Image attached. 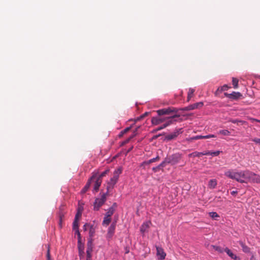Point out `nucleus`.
Wrapping results in <instances>:
<instances>
[{
    "mask_svg": "<svg viewBox=\"0 0 260 260\" xmlns=\"http://www.w3.org/2000/svg\"><path fill=\"white\" fill-rule=\"evenodd\" d=\"M179 110V109H177L173 107H170L167 108L158 110L156 111V112L159 116L164 115H168L171 116L174 114H178V112Z\"/></svg>",
    "mask_w": 260,
    "mask_h": 260,
    "instance_id": "1",
    "label": "nucleus"
},
{
    "mask_svg": "<svg viewBox=\"0 0 260 260\" xmlns=\"http://www.w3.org/2000/svg\"><path fill=\"white\" fill-rule=\"evenodd\" d=\"M108 192L104 193L100 198H96L93 204V209L95 211L100 209L101 207L105 203L107 200V197L108 195Z\"/></svg>",
    "mask_w": 260,
    "mask_h": 260,
    "instance_id": "2",
    "label": "nucleus"
},
{
    "mask_svg": "<svg viewBox=\"0 0 260 260\" xmlns=\"http://www.w3.org/2000/svg\"><path fill=\"white\" fill-rule=\"evenodd\" d=\"M224 175L231 179H235L239 182L243 183V180H241L240 178V171L236 172L235 170H230L226 171L224 173Z\"/></svg>",
    "mask_w": 260,
    "mask_h": 260,
    "instance_id": "3",
    "label": "nucleus"
},
{
    "mask_svg": "<svg viewBox=\"0 0 260 260\" xmlns=\"http://www.w3.org/2000/svg\"><path fill=\"white\" fill-rule=\"evenodd\" d=\"M181 157L179 154H175L166 158V162L168 164L175 165L178 163Z\"/></svg>",
    "mask_w": 260,
    "mask_h": 260,
    "instance_id": "4",
    "label": "nucleus"
},
{
    "mask_svg": "<svg viewBox=\"0 0 260 260\" xmlns=\"http://www.w3.org/2000/svg\"><path fill=\"white\" fill-rule=\"evenodd\" d=\"M180 116V114H176L173 115L165 117L166 119V121H165L164 126L166 127L171 124H173L174 122L177 121L176 118H178Z\"/></svg>",
    "mask_w": 260,
    "mask_h": 260,
    "instance_id": "5",
    "label": "nucleus"
},
{
    "mask_svg": "<svg viewBox=\"0 0 260 260\" xmlns=\"http://www.w3.org/2000/svg\"><path fill=\"white\" fill-rule=\"evenodd\" d=\"M203 105H204L203 103L201 102L194 103L192 105H190L186 107H184L182 109H180V110H182V111H190V110H194L196 109L201 108V107H203Z\"/></svg>",
    "mask_w": 260,
    "mask_h": 260,
    "instance_id": "6",
    "label": "nucleus"
},
{
    "mask_svg": "<svg viewBox=\"0 0 260 260\" xmlns=\"http://www.w3.org/2000/svg\"><path fill=\"white\" fill-rule=\"evenodd\" d=\"M249 177H248V182H252L253 183H259L260 177L259 175L249 171Z\"/></svg>",
    "mask_w": 260,
    "mask_h": 260,
    "instance_id": "7",
    "label": "nucleus"
},
{
    "mask_svg": "<svg viewBox=\"0 0 260 260\" xmlns=\"http://www.w3.org/2000/svg\"><path fill=\"white\" fill-rule=\"evenodd\" d=\"M183 131L182 128H179L178 129H176L173 133L172 134H169L167 135L165 137L166 139L167 140H171L173 139H175L177 136L182 133Z\"/></svg>",
    "mask_w": 260,
    "mask_h": 260,
    "instance_id": "8",
    "label": "nucleus"
},
{
    "mask_svg": "<svg viewBox=\"0 0 260 260\" xmlns=\"http://www.w3.org/2000/svg\"><path fill=\"white\" fill-rule=\"evenodd\" d=\"M224 95L232 100H237L242 96L241 93L239 92L233 91L232 93H224Z\"/></svg>",
    "mask_w": 260,
    "mask_h": 260,
    "instance_id": "9",
    "label": "nucleus"
},
{
    "mask_svg": "<svg viewBox=\"0 0 260 260\" xmlns=\"http://www.w3.org/2000/svg\"><path fill=\"white\" fill-rule=\"evenodd\" d=\"M78 249L79 252V256L80 258L84 257V245L82 241H78Z\"/></svg>",
    "mask_w": 260,
    "mask_h": 260,
    "instance_id": "10",
    "label": "nucleus"
},
{
    "mask_svg": "<svg viewBox=\"0 0 260 260\" xmlns=\"http://www.w3.org/2000/svg\"><path fill=\"white\" fill-rule=\"evenodd\" d=\"M116 221H114L112 222V223L110 225V227L108 229V233H107V236L108 238H111L113 235L114 234L115 228H116Z\"/></svg>",
    "mask_w": 260,
    "mask_h": 260,
    "instance_id": "11",
    "label": "nucleus"
},
{
    "mask_svg": "<svg viewBox=\"0 0 260 260\" xmlns=\"http://www.w3.org/2000/svg\"><path fill=\"white\" fill-rule=\"evenodd\" d=\"M249 175V171H240V178L241 180H243V183H248V177Z\"/></svg>",
    "mask_w": 260,
    "mask_h": 260,
    "instance_id": "12",
    "label": "nucleus"
},
{
    "mask_svg": "<svg viewBox=\"0 0 260 260\" xmlns=\"http://www.w3.org/2000/svg\"><path fill=\"white\" fill-rule=\"evenodd\" d=\"M166 120V119L165 117H154L151 119V122L153 125H158L164 122Z\"/></svg>",
    "mask_w": 260,
    "mask_h": 260,
    "instance_id": "13",
    "label": "nucleus"
},
{
    "mask_svg": "<svg viewBox=\"0 0 260 260\" xmlns=\"http://www.w3.org/2000/svg\"><path fill=\"white\" fill-rule=\"evenodd\" d=\"M157 255L159 256V259L163 260L165 258L166 254L164 252L163 249L161 247L156 246Z\"/></svg>",
    "mask_w": 260,
    "mask_h": 260,
    "instance_id": "14",
    "label": "nucleus"
},
{
    "mask_svg": "<svg viewBox=\"0 0 260 260\" xmlns=\"http://www.w3.org/2000/svg\"><path fill=\"white\" fill-rule=\"evenodd\" d=\"M117 183V181L111 178L110 180L108 182V185L107 186V192L109 193L111 189L114 188L115 184Z\"/></svg>",
    "mask_w": 260,
    "mask_h": 260,
    "instance_id": "15",
    "label": "nucleus"
},
{
    "mask_svg": "<svg viewBox=\"0 0 260 260\" xmlns=\"http://www.w3.org/2000/svg\"><path fill=\"white\" fill-rule=\"evenodd\" d=\"M122 173V169L121 168H119L115 170L113 173V176L111 178L116 181L117 182L119 175Z\"/></svg>",
    "mask_w": 260,
    "mask_h": 260,
    "instance_id": "16",
    "label": "nucleus"
},
{
    "mask_svg": "<svg viewBox=\"0 0 260 260\" xmlns=\"http://www.w3.org/2000/svg\"><path fill=\"white\" fill-rule=\"evenodd\" d=\"M224 251L227 253V254L234 260H240V258L234 254L228 248H225Z\"/></svg>",
    "mask_w": 260,
    "mask_h": 260,
    "instance_id": "17",
    "label": "nucleus"
},
{
    "mask_svg": "<svg viewBox=\"0 0 260 260\" xmlns=\"http://www.w3.org/2000/svg\"><path fill=\"white\" fill-rule=\"evenodd\" d=\"M102 182V180L100 178L96 179V180L94 182V186H93V189L96 192H97L99 190V187L101 186Z\"/></svg>",
    "mask_w": 260,
    "mask_h": 260,
    "instance_id": "18",
    "label": "nucleus"
},
{
    "mask_svg": "<svg viewBox=\"0 0 260 260\" xmlns=\"http://www.w3.org/2000/svg\"><path fill=\"white\" fill-rule=\"evenodd\" d=\"M94 179V176H93L87 182V183H86V184L85 185V186L84 187V188L82 189V193H85L86 192L88 189L90 187V184H91V182L92 181V180H93V179Z\"/></svg>",
    "mask_w": 260,
    "mask_h": 260,
    "instance_id": "19",
    "label": "nucleus"
},
{
    "mask_svg": "<svg viewBox=\"0 0 260 260\" xmlns=\"http://www.w3.org/2000/svg\"><path fill=\"white\" fill-rule=\"evenodd\" d=\"M239 244L242 248V250L245 253H249L250 252V248L246 246L242 241L239 242Z\"/></svg>",
    "mask_w": 260,
    "mask_h": 260,
    "instance_id": "20",
    "label": "nucleus"
},
{
    "mask_svg": "<svg viewBox=\"0 0 260 260\" xmlns=\"http://www.w3.org/2000/svg\"><path fill=\"white\" fill-rule=\"evenodd\" d=\"M217 185V181L216 179H211L209 181L208 187L210 189L215 188Z\"/></svg>",
    "mask_w": 260,
    "mask_h": 260,
    "instance_id": "21",
    "label": "nucleus"
},
{
    "mask_svg": "<svg viewBox=\"0 0 260 260\" xmlns=\"http://www.w3.org/2000/svg\"><path fill=\"white\" fill-rule=\"evenodd\" d=\"M159 159V157L157 156V157L155 158H153L152 159H149V160L147 161H144L141 164V166H143L144 165H149L151 163H152L153 162H155L157 160H158Z\"/></svg>",
    "mask_w": 260,
    "mask_h": 260,
    "instance_id": "22",
    "label": "nucleus"
},
{
    "mask_svg": "<svg viewBox=\"0 0 260 260\" xmlns=\"http://www.w3.org/2000/svg\"><path fill=\"white\" fill-rule=\"evenodd\" d=\"M93 243H92V240L91 239H89L88 240L87 243V249L86 250H89V251H93Z\"/></svg>",
    "mask_w": 260,
    "mask_h": 260,
    "instance_id": "23",
    "label": "nucleus"
},
{
    "mask_svg": "<svg viewBox=\"0 0 260 260\" xmlns=\"http://www.w3.org/2000/svg\"><path fill=\"white\" fill-rule=\"evenodd\" d=\"M195 91V89L190 88L188 90L187 101L189 102L191 98L193 96V93Z\"/></svg>",
    "mask_w": 260,
    "mask_h": 260,
    "instance_id": "24",
    "label": "nucleus"
},
{
    "mask_svg": "<svg viewBox=\"0 0 260 260\" xmlns=\"http://www.w3.org/2000/svg\"><path fill=\"white\" fill-rule=\"evenodd\" d=\"M111 220V218L110 217H108L107 216L105 215L102 224L103 225L107 226L110 223Z\"/></svg>",
    "mask_w": 260,
    "mask_h": 260,
    "instance_id": "25",
    "label": "nucleus"
},
{
    "mask_svg": "<svg viewBox=\"0 0 260 260\" xmlns=\"http://www.w3.org/2000/svg\"><path fill=\"white\" fill-rule=\"evenodd\" d=\"M115 211V209L113 207H111L109 209L107 212L106 213L105 215L108 217H110L113 214Z\"/></svg>",
    "mask_w": 260,
    "mask_h": 260,
    "instance_id": "26",
    "label": "nucleus"
},
{
    "mask_svg": "<svg viewBox=\"0 0 260 260\" xmlns=\"http://www.w3.org/2000/svg\"><path fill=\"white\" fill-rule=\"evenodd\" d=\"M238 80L236 78H232V84L233 85V87L235 89L238 88Z\"/></svg>",
    "mask_w": 260,
    "mask_h": 260,
    "instance_id": "27",
    "label": "nucleus"
},
{
    "mask_svg": "<svg viewBox=\"0 0 260 260\" xmlns=\"http://www.w3.org/2000/svg\"><path fill=\"white\" fill-rule=\"evenodd\" d=\"M149 225H148V224L147 223H143L141 228H140V231L142 233H144L145 232V231H146L147 229L148 228Z\"/></svg>",
    "mask_w": 260,
    "mask_h": 260,
    "instance_id": "28",
    "label": "nucleus"
},
{
    "mask_svg": "<svg viewBox=\"0 0 260 260\" xmlns=\"http://www.w3.org/2000/svg\"><path fill=\"white\" fill-rule=\"evenodd\" d=\"M82 215V210H80V208H78V211L76 214L75 217L74 219L79 220Z\"/></svg>",
    "mask_w": 260,
    "mask_h": 260,
    "instance_id": "29",
    "label": "nucleus"
},
{
    "mask_svg": "<svg viewBox=\"0 0 260 260\" xmlns=\"http://www.w3.org/2000/svg\"><path fill=\"white\" fill-rule=\"evenodd\" d=\"M79 221L78 220L74 219L73 223V230L78 229L79 227Z\"/></svg>",
    "mask_w": 260,
    "mask_h": 260,
    "instance_id": "30",
    "label": "nucleus"
},
{
    "mask_svg": "<svg viewBox=\"0 0 260 260\" xmlns=\"http://www.w3.org/2000/svg\"><path fill=\"white\" fill-rule=\"evenodd\" d=\"M218 133L224 136H229L230 135V132L226 129L220 130Z\"/></svg>",
    "mask_w": 260,
    "mask_h": 260,
    "instance_id": "31",
    "label": "nucleus"
},
{
    "mask_svg": "<svg viewBox=\"0 0 260 260\" xmlns=\"http://www.w3.org/2000/svg\"><path fill=\"white\" fill-rule=\"evenodd\" d=\"M230 121L232 122L233 123H241V124H243L244 123H246V121L241 120H238V119H231L230 120Z\"/></svg>",
    "mask_w": 260,
    "mask_h": 260,
    "instance_id": "32",
    "label": "nucleus"
},
{
    "mask_svg": "<svg viewBox=\"0 0 260 260\" xmlns=\"http://www.w3.org/2000/svg\"><path fill=\"white\" fill-rule=\"evenodd\" d=\"M190 156L193 157H200L203 155L202 152H194L189 154Z\"/></svg>",
    "mask_w": 260,
    "mask_h": 260,
    "instance_id": "33",
    "label": "nucleus"
},
{
    "mask_svg": "<svg viewBox=\"0 0 260 260\" xmlns=\"http://www.w3.org/2000/svg\"><path fill=\"white\" fill-rule=\"evenodd\" d=\"M94 233H95V230H94V229L93 225H90V229H89V237L90 238L94 236Z\"/></svg>",
    "mask_w": 260,
    "mask_h": 260,
    "instance_id": "34",
    "label": "nucleus"
},
{
    "mask_svg": "<svg viewBox=\"0 0 260 260\" xmlns=\"http://www.w3.org/2000/svg\"><path fill=\"white\" fill-rule=\"evenodd\" d=\"M138 128H137L136 129V131L134 132V134H133V135H132L131 136H130L128 138H127L126 140H125L124 141V142H123V143H124V144H126V143H128V142L130 141V140H131L132 139H133V138H134V137L136 135V131H137Z\"/></svg>",
    "mask_w": 260,
    "mask_h": 260,
    "instance_id": "35",
    "label": "nucleus"
},
{
    "mask_svg": "<svg viewBox=\"0 0 260 260\" xmlns=\"http://www.w3.org/2000/svg\"><path fill=\"white\" fill-rule=\"evenodd\" d=\"M92 251L86 250V260H92Z\"/></svg>",
    "mask_w": 260,
    "mask_h": 260,
    "instance_id": "36",
    "label": "nucleus"
},
{
    "mask_svg": "<svg viewBox=\"0 0 260 260\" xmlns=\"http://www.w3.org/2000/svg\"><path fill=\"white\" fill-rule=\"evenodd\" d=\"M211 247H213L216 251H218L219 253H222L223 252V250L219 246L211 245Z\"/></svg>",
    "mask_w": 260,
    "mask_h": 260,
    "instance_id": "37",
    "label": "nucleus"
},
{
    "mask_svg": "<svg viewBox=\"0 0 260 260\" xmlns=\"http://www.w3.org/2000/svg\"><path fill=\"white\" fill-rule=\"evenodd\" d=\"M130 129H131V127H126V128H125L124 130H123L122 131H121L120 132V133L119 135V136L120 137H122L124 134H126V133H127Z\"/></svg>",
    "mask_w": 260,
    "mask_h": 260,
    "instance_id": "38",
    "label": "nucleus"
},
{
    "mask_svg": "<svg viewBox=\"0 0 260 260\" xmlns=\"http://www.w3.org/2000/svg\"><path fill=\"white\" fill-rule=\"evenodd\" d=\"M209 215H210V216L211 218H212L213 219L215 218L216 217H219L218 214L216 212H210L209 213Z\"/></svg>",
    "mask_w": 260,
    "mask_h": 260,
    "instance_id": "39",
    "label": "nucleus"
},
{
    "mask_svg": "<svg viewBox=\"0 0 260 260\" xmlns=\"http://www.w3.org/2000/svg\"><path fill=\"white\" fill-rule=\"evenodd\" d=\"M74 231H75V234L77 235L78 236V241H81V234L80 233L79 229L74 230Z\"/></svg>",
    "mask_w": 260,
    "mask_h": 260,
    "instance_id": "40",
    "label": "nucleus"
},
{
    "mask_svg": "<svg viewBox=\"0 0 260 260\" xmlns=\"http://www.w3.org/2000/svg\"><path fill=\"white\" fill-rule=\"evenodd\" d=\"M203 138H204L203 136L199 135V136L192 137L190 138V139L191 140H198V139H203Z\"/></svg>",
    "mask_w": 260,
    "mask_h": 260,
    "instance_id": "41",
    "label": "nucleus"
},
{
    "mask_svg": "<svg viewBox=\"0 0 260 260\" xmlns=\"http://www.w3.org/2000/svg\"><path fill=\"white\" fill-rule=\"evenodd\" d=\"M108 172V170H106L105 171L102 172L97 178H100L102 180V178L104 177Z\"/></svg>",
    "mask_w": 260,
    "mask_h": 260,
    "instance_id": "42",
    "label": "nucleus"
},
{
    "mask_svg": "<svg viewBox=\"0 0 260 260\" xmlns=\"http://www.w3.org/2000/svg\"><path fill=\"white\" fill-rule=\"evenodd\" d=\"M167 164H168V162H166V159L161 163L158 166L160 168V169L163 168L166 166Z\"/></svg>",
    "mask_w": 260,
    "mask_h": 260,
    "instance_id": "43",
    "label": "nucleus"
},
{
    "mask_svg": "<svg viewBox=\"0 0 260 260\" xmlns=\"http://www.w3.org/2000/svg\"><path fill=\"white\" fill-rule=\"evenodd\" d=\"M203 139H209L212 138H216V136L214 135H208L206 136H203Z\"/></svg>",
    "mask_w": 260,
    "mask_h": 260,
    "instance_id": "44",
    "label": "nucleus"
},
{
    "mask_svg": "<svg viewBox=\"0 0 260 260\" xmlns=\"http://www.w3.org/2000/svg\"><path fill=\"white\" fill-rule=\"evenodd\" d=\"M51 255L50 253V248L49 246H48V249H47V260H51Z\"/></svg>",
    "mask_w": 260,
    "mask_h": 260,
    "instance_id": "45",
    "label": "nucleus"
},
{
    "mask_svg": "<svg viewBox=\"0 0 260 260\" xmlns=\"http://www.w3.org/2000/svg\"><path fill=\"white\" fill-rule=\"evenodd\" d=\"M220 153V151H210V155L212 156H218Z\"/></svg>",
    "mask_w": 260,
    "mask_h": 260,
    "instance_id": "46",
    "label": "nucleus"
},
{
    "mask_svg": "<svg viewBox=\"0 0 260 260\" xmlns=\"http://www.w3.org/2000/svg\"><path fill=\"white\" fill-rule=\"evenodd\" d=\"M230 87H229L227 85L225 84L220 88V90L222 91H225L227 90Z\"/></svg>",
    "mask_w": 260,
    "mask_h": 260,
    "instance_id": "47",
    "label": "nucleus"
},
{
    "mask_svg": "<svg viewBox=\"0 0 260 260\" xmlns=\"http://www.w3.org/2000/svg\"><path fill=\"white\" fill-rule=\"evenodd\" d=\"M63 216H64V215H63V213H60L59 224L60 227H61V222H62V220Z\"/></svg>",
    "mask_w": 260,
    "mask_h": 260,
    "instance_id": "48",
    "label": "nucleus"
},
{
    "mask_svg": "<svg viewBox=\"0 0 260 260\" xmlns=\"http://www.w3.org/2000/svg\"><path fill=\"white\" fill-rule=\"evenodd\" d=\"M253 142H254L256 144H260V139L259 138H254L252 140Z\"/></svg>",
    "mask_w": 260,
    "mask_h": 260,
    "instance_id": "49",
    "label": "nucleus"
},
{
    "mask_svg": "<svg viewBox=\"0 0 260 260\" xmlns=\"http://www.w3.org/2000/svg\"><path fill=\"white\" fill-rule=\"evenodd\" d=\"M90 225L88 223H85L83 226V229L84 231H86L87 230V227L90 226Z\"/></svg>",
    "mask_w": 260,
    "mask_h": 260,
    "instance_id": "50",
    "label": "nucleus"
},
{
    "mask_svg": "<svg viewBox=\"0 0 260 260\" xmlns=\"http://www.w3.org/2000/svg\"><path fill=\"white\" fill-rule=\"evenodd\" d=\"M166 127L164 126V124L162 125H161V126H159V127H157V128L156 129L155 131H160V130H161V129H164V128H166Z\"/></svg>",
    "mask_w": 260,
    "mask_h": 260,
    "instance_id": "51",
    "label": "nucleus"
},
{
    "mask_svg": "<svg viewBox=\"0 0 260 260\" xmlns=\"http://www.w3.org/2000/svg\"><path fill=\"white\" fill-rule=\"evenodd\" d=\"M152 170H153V171H154V172H156L159 171L160 170V169L159 167V166H157L156 167H153L152 168Z\"/></svg>",
    "mask_w": 260,
    "mask_h": 260,
    "instance_id": "52",
    "label": "nucleus"
},
{
    "mask_svg": "<svg viewBox=\"0 0 260 260\" xmlns=\"http://www.w3.org/2000/svg\"><path fill=\"white\" fill-rule=\"evenodd\" d=\"M149 114V112H145L144 114L142 115L139 118V119H142L145 116H147Z\"/></svg>",
    "mask_w": 260,
    "mask_h": 260,
    "instance_id": "53",
    "label": "nucleus"
},
{
    "mask_svg": "<svg viewBox=\"0 0 260 260\" xmlns=\"http://www.w3.org/2000/svg\"><path fill=\"white\" fill-rule=\"evenodd\" d=\"M203 155H210V151H206L202 152Z\"/></svg>",
    "mask_w": 260,
    "mask_h": 260,
    "instance_id": "54",
    "label": "nucleus"
},
{
    "mask_svg": "<svg viewBox=\"0 0 260 260\" xmlns=\"http://www.w3.org/2000/svg\"><path fill=\"white\" fill-rule=\"evenodd\" d=\"M250 120L252 122L256 121L260 123V120L255 119V118H251Z\"/></svg>",
    "mask_w": 260,
    "mask_h": 260,
    "instance_id": "55",
    "label": "nucleus"
},
{
    "mask_svg": "<svg viewBox=\"0 0 260 260\" xmlns=\"http://www.w3.org/2000/svg\"><path fill=\"white\" fill-rule=\"evenodd\" d=\"M237 193V191H233L231 192V194L232 195H234V196Z\"/></svg>",
    "mask_w": 260,
    "mask_h": 260,
    "instance_id": "56",
    "label": "nucleus"
},
{
    "mask_svg": "<svg viewBox=\"0 0 260 260\" xmlns=\"http://www.w3.org/2000/svg\"><path fill=\"white\" fill-rule=\"evenodd\" d=\"M116 206V203H114L113 206L112 207H113L114 208Z\"/></svg>",
    "mask_w": 260,
    "mask_h": 260,
    "instance_id": "57",
    "label": "nucleus"
}]
</instances>
